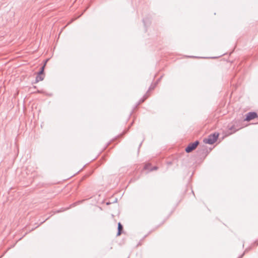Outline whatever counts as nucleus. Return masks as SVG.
Masks as SVG:
<instances>
[{
  "mask_svg": "<svg viewBox=\"0 0 258 258\" xmlns=\"http://www.w3.org/2000/svg\"><path fill=\"white\" fill-rule=\"evenodd\" d=\"M74 20V19H72L71 22L70 23H71L72 22H73V21Z\"/></svg>",
  "mask_w": 258,
  "mask_h": 258,
  "instance_id": "17",
  "label": "nucleus"
},
{
  "mask_svg": "<svg viewBox=\"0 0 258 258\" xmlns=\"http://www.w3.org/2000/svg\"><path fill=\"white\" fill-rule=\"evenodd\" d=\"M257 116V114L256 112H249L246 114V117L244 119V120L249 121L250 120H252V119L256 118Z\"/></svg>",
  "mask_w": 258,
  "mask_h": 258,
  "instance_id": "4",
  "label": "nucleus"
},
{
  "mask_svg": "<svg viewBox=\"0 0 258 258\" xmlns=\"http://www.w3.org/2000/svg\"><path fill=\"white\" fill-rule=\"evenodd\" d=\"M219 135V133L215 132L209 135L207 138H205L203 142L206 144L212 145L217 140Z\"/></svg>",
  "mask_w": 258,
  "mask_h": 258,
  "instance_id": "1",
  "label": "nucleus"
},
{
  "mask_svg": "<svg viewBox=\"0 0 258 258\" xmlns=\"http://www.w3.org/2000/svg\"><path fill=\"white\" fill-rule=\"evenodd\" d=\"M156 83H155V84H154V85L152 84V85L150 86V87H149V91H150V90H153V89L155 88V87H156Z\"/></svg>",
  "mask_w": 258,
  "mask_h": 258,
  "instance_id": "10",
  "label": "nucleus"
},
{
  "mask_svg": "<svg viewBox=\"0 0 258 258\" xmlns=\"http://www.w3.org/2000/svg\"><path fill=\"white\" fill-rule=\"evenodd\" d=\"M122 230H123V226L121 225V224L120 222H119L118 223L117 236L120 235L121 234Z\"/></svg>",
  "mask_w": 258,
  "mask_h": 258,
  "instance_id": "5",
  "label": "nucleus"
},
{
  "mask_svg": "<svg viewBox=\"0 0 258 258\" xmlns=\"http://www.w3.org/2000/svg\"><path fill=\"white\" fill-rule=\"evenodd\" d=\"M47 61H48V59H46V60H45V63H44V64H45H45H46V63L47 62Z\"/></svg>",
  "mask_w": 258,
  "mask_h": 258,
  "instance_id": "15",
  "label": "nucleus"
},
{
  "mask_svg": "<svg viewBox=\"0 0 258 258\" xmlns=\"http://www.w3.org/2000/svg\"><path fill=\"white\" fill-rule=\"evenodd\" d=\"M238 130V129L235 130L234 131V132H236V131H237V130Z\"/></svg>",
  "mask_w": 258,
  "mask_h": 258,
  "instance_id": "16",
  "label": "nucleus"
},
{
  "mask_svg": "<svg viewBox=\"0 0 258 258\" xmlns=\"http://www.w3.org/2000/svg\"><path fill=\"white\" fill-rule=\"evenodd\" d=\"M250 248H246L244 252L243 253V254H242L238 258H241L244 254V253L246 252H247L249 250Z\"/></svg>",
  "mask_w": 258,
  "mask_h": 258,
  "instance_id": "11",
  "label": "nucleus"
},
{
  "mask_svg": "<svg viewBox=\"0 0 258 258\" xmlns=\"http://www.w3.org/2000/svg\"><path fill=\"white\" fill-rule=\"evenodd\" d=\"M256 245H257V244H258V242H257V243H256Z\"/></svg>",
  "mask_w": 258,
  "mask_h": 258,
  "instance_id": "20",
  "label": "nucleus"
},
{
  "mask_svg": "<svg viewBox=\"0 0 258 258\" xmlns=\"http://www.w3.org/2000/svg\"><path fill=\"white\" fill-rule=\"evenodd\" d=\"M199 144V142L198 140L194 143L189 144L185 149V152L187 153L192 152L193 150L196 149Z\"/></svg>",
  "mask_w": 258,
  "mask_h": 258,
  "instance_id": "2",
  "label": "nucleus"
},
{
  "mask_svg": "<svg viewBox=\"0 0 258 258\" xmlns=\"http://www.w3.org/2000/svg\"><path fill=\"white\" fill-rule=\"evenodd\" d=\"M145 168H146H146H147V165H146V166H145Z\"/></svg>",
  "mask_w": 258,
  "mask_h": 258,
  "instance_id": "19",
  "label": "nucleus"
},
{
  "mask_svg": "<svg viewBox=\"0 0 258 258\" xmlns=\"http://www.w3.org/2000/svg\"><path fill=\"white\" fill-rule=\"evenodd\" d=\"M141 145H142V143H141V144H140L139 147H141Z\"/></svg>",
  "mask_w": 258,
  "mask_h": 258,
  "instance_id": "18",
  "label": "nucleus"
},
{
  "mask_svg": "<svg viewBox=\"0 0 258 258\" xmlns=\"http://www.w3.org/2000/svg\"><path fill=\"white\" fill-rule=\"evenodd\" d=\"M234 128V125H232L231 127H230V130L232 131L233 129Z\"/></svg>",
  "mask_w": 258,
  "mask_h": 258,
  "instance_id": "13",
  "label": "nucleus"
},
{
  "mask_svg": "<svg viewBox=\"0 0 258 258\" xmlns=\"http://www.w3.org/2000/svg\"><path fill=\"white\" fill-rule=\"evenodd\" d=\"M63 210H59V211H57L56 212L58 213V212H62L63 211Z\"/></svg>",
  "mask_w": 258,
  "mask_h": 258,
  "instance_id": "14",
  "label": "nucleus"
},
{
  "mask_svg": "<svg viewBox=\"0 0 258 258\" xmlns=\"http://www.w3.org/2000/svg\"><path fill=\"white\" fill-rule=\"evenodd\" d=\"M44 68H45V64H44L42 67H41L40 71L38 73V75H42L43 74Z\"/></svg>",
  "mask_w": 258,
  "mask_h": 258,
  "instance_id": "9",
  "label": "nucleus"
},
{
  "mask_svg": "<svg viewBox=\"0 0 258 258\" xmlns=\"http://www.w3.org/2000/svg\"><path fill=\"white\" fill-rule=\"evenodd\" d=\"M148 97V96L147 95H145L143 98L141 99L137 104V105H138L139 104H141V103L143 102Z\"/></svg>",
  "mask_w": 258,
  "mask_h": 258,
  "instance_id": "8",
  "label": "nucleus"
},
{
  "mask_svg": "<svg viewBox=\"0 0 258 258\" xmlns=\"http://www.w3.org/2000/svg\"><path fill=\"white\" fill-rule=\"evenodd\" d=\"M44 79V77L42 75L37 74L35 78V83L39 82V81H42Z\"/></svg>",
  "mask_w": 258,
  "mask_h": 258,
  "instance_id": "6",
  "label": "nucleus"
},
{
  "mask_svg": "<svg viewBox=\"0 0 258 258\" xmlns=\"http://www.w3.org/2000/svg\"><path fill=\"white\" fill-rule=\"evenodd\" d=\"M224 54H225V53H220L218 54L216 56H192V55H189V56H186V57H190V58H202L215 59V58H217L223 55Z\"/></svg>",
  "mask_w": 258,
  "mask_h": 258,
  "instance_id": "3",
  "label": "nucleus"
},
{
  "mask_svg": "<svg viewBox=\"0 0 258 258\" xmlns=\"http://www.w3.org/2000/svg\"><path fill=\"white\" fill-rule=\"evenodd\" d=\"M158 168V167L157 166H154L151 169V171H153V170H157Z\"/></svg>",
  "mask_w": 258,
  "mask_h": 258,
  "instance_id": "12",
  "label": "nucleus"
},
{
  "mask_svg": "<svg viewBox=\"0 0 258 258\" xmlns=\"http://www.w3.org/2000/svg\"><path fill=\"white\" fill-rule=\"evenodd\" d=\"M148 97V96L147 95H145L143 98L141 99L137 104V105H138L139 104H141V103L143 102Z\"/></svg>",
  "mask_w": 258,
  "mask_h": 258,
  "instance_id": "7",
  "label": "nucleus"
}]
</instances>
